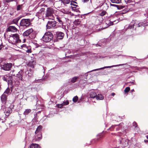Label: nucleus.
<instances>
[{
    "label": "nucleus",
    "instance_id": "nucleus-16",
    "mask_svg": "<svg viewBox=\"0 0 148 148\" xmlns=\"http://www.w3.org/2000/svg\"><path fill=\"white\" fill-rule=\"evenodd\" d=\"M36 62L33 60L30 62L28 64V65L30 67L34 68L36 65Z\"/></svg>",
    "mask_w": 148,
    "mask_h": 148
},
{
    "label": "nucleus",
    "instance_id": "nucleus-45",
    "mask_svg": "<svg viewBox=\"0 0 148 148\" xmlns=\"http://www.w3.org/2000/svg\"><path fill=\"white\" fill-rule=\"evenodd\" d=\"M114 126H112L109 128V129L111 131H112L113 129L114 128Z\"/></svg>",
    "mask_w": 148,
    "mask_h": 148
},
{
    "label": "nucleus",
    "instance_id": "nucleus-52",
    "mask_svg": "<svg viewBox=\"0 0 148 148\" xmlns=\"http://www.w3.org/2000/svg\"><path fill=\"white\" fill-rule=\"evenodd\" d=\"M115 93L114 92L112 93L111 94V95L112 96H114L115 95Z\"/></svg>",
    "mask_w": 148,
    "mask_h": 148
},
{
    "label": "nucleus",
    "instance_id": "nucleus-53",
    "mask_svg": "<svg viewBox=\"0 0 148 148\" xmlns=\"http://www.w3.org/2000/svg\"><path fill=\"white\" fill-rule=\"evenodd\" d=\"M3 47V46L2 45H0V50H1V49L2 48V47Z\"/></svg>",
    "mask_w": 148,
    "mask_h": 148
},
{
    "label": "nucleus",
    "instance_id": "nucleus-31",
    "mask_svg": "<svg viewBox=\"0 0 148 148\" xmlns=\"http://www.w3.org/2000/svg\"><path fill=\"white\" fill-rule=\"evenodd\" d=\"M23 4L18 5L16 8L17 10L18 11L21 10L23 8Z\"/></svg>",
    "mask_w": 148,
    "mask_h": 148
},
{
    "label": "nucleus",
    "instance_id": "nucleus-17",
    "mask_svg": "<svg viewBox=\"0 0 148 148\" xmlns=\"http://www.w3.org/2000/svg\"><path fill=\"white\" fill-rule=\"evenodd\" d=\"M42 129V127L41 125L39 126L37 128L35 133H42L41 130Z\"/></svg>",
    "mask_w": 148,
    "mask_h": 148
},
{
    "label": "nucleus",
    "instance_id": "nucleus-59",
    "mask_svg": "<svg viewBox=\"0 0 148 148\" xmlns=\"http://www.w3.org/2000/svg\"><path fill=\"white\" fill-rule=\"evenodd\" d=\"M37 113H40V111H39Z\"/></svg>",
    "mask_w": 148,
    "mask_h": 148
},
{
    "label": "nucleus",
    "instance_id": "nucleus-8",
    "mask_svg": "<svg viewBox=\"0 0 148 148\" xmlns=\"http://www.w3.org/2000/svg\"><path fill=\"white\" fill-rule=\"evenodd\" d=\"M54 13V11L53 9L49 8H47L46 14V17L52 16Z\"/></svg>",
    "mask_w": 148,
    "mask_h": 148
},
{
    "label": "nucleus",
    "instance_id": "nucleus-27",
    "mask_svg": "<svg viewBox=\"0 0 148 148\" xmlns=\"http://www.w3.org/2000/svg\"><path fill=\"white\" fill-rule=\"evenodd\" d=\"M81 21L79 19H77L75 20V21L74 23L76 25V26H77L78 25H79L80 24Z\"/></svg>",
    "mask_w": 148,
    "mask_h": 148
},
{
    "label": "nucleus",
    "instance_id": "nucleus-46",
    "mask_svg": "<svg viewBox=\"0 0 148 148\" xmlns=\"http://www.w3.org/2000/svg\"><path fill=\"white\" fill-rule=\"evenodd\" d=\"M89 1V0H82V1L84 3H87Z\"/></svg>",
    "mask_w": 148,
    "mask_h": 148
},
{
    "label": "nucleus",
    "instance_id": "nucleus-14",
    "mask_svg": "<svg viewBox=\"0 0 148 148\" xmlns=\"http://www.w3.org/2000/svg\"><path fill=\"white\" fill-rule=\"evenodd\" d=\"M56 20L58 21L60 24L63 25V21H64V18H61L58 16L56 17Z\"/></svg>",
    "mask_w": 148,
    "mask_h": 148
},
{
    "label": "nucleus",
    "instance_id": "nucleus-29",
    "mask_svg": "<svg viewBox=\"0 0 148 148\" xmlns=\"http://www.w3.org/2000/svg\"><path fill=\"white\" fill-rule=\"evenodd\" d=\"M7 77L8 78V82H11L12 79V76L11 75H7Z\"/></svg>",
    "mask_w": 148,
    "mask_h": 148
},
{
    "label": "nucleus",
    "instance_id": "nucleus-58",
    "mask_svg": "<svg viewBox=\"0 0 148 148\" xmlns=\"http://www.w3.org/2000/svg\"><path fill=\"white\" fill-rule=\"evenodd\" d=\"M73 2L74 3H77L76 2H75V1H73Z\"/></svg>",
    "mask_w": 148,
    "mask_h": 148
},
{
    "label": "nucleus",
    "instance_id": "nucleus-54",
    "mask_svg": "<svg viewBox=\"0 0 148 148\" xmlns=\"http://www.w3.org/2000/svg\"><path fill=\"white\" fill-rule=\"evenodd\" d=\"M74 6H75L74 8H76V7L77 6V5H74Z\"/></svg>",
    "mask_w": 148,
    "mask_h": 148
},
{
    "label": "nucleus",
    "instance_id": "nucleus-61",
    "mask_svg": "<svg viewBox=\"0 0 148 148\" xmlns=\"http://www.w3.org/2000/svg\"><path fill=\"white\" fill-rule=\"evenodd\" d=\"M134 90L133 89V90H132V91H133Z\"/></svg>",
    "mask_w": 148,
    "mask_h": 148
},
{
    "label": "nucleus",
    "instance_id": "nucleus-42",
    "mask_svg": "<svg viewBox=\"0 0 148 148\" xmlns=\"http://www.w3.org/2000/svg\"><path fill=\"white\" fill-rule=\"evenodd\" d=\"M26 52L27 53H31L32 51L31 49H29L26 50Z\"/></svg>",
    "mask_w": 148,
    "mask_h": 148
},
{
    "label": "nucleus",
    "instance_id": "nucleus-20",
    "mask_svg": "<svg viewBox=\"0 0 148 148\" xmlns=\"http://www.w3.org/2000/svg\"><path fill=\"white\" fill-rule=\"evenodd\" d=\"M10 89L9 87H8L5 91L3 94H4L5 95H6V94H7V95L8 96L10 95Z\"/></svg>",
    "mask_w": 148,
    "mask_h": 148
},
{
    "label": "nucleus",
    "instance_id": "nucleus-24",
    "mask_svg": "<svg viewBox=\"0 0 148 148\" xmlns=\"http://www.w3.org/2000/svg\"><path fill=\"white\" fill-rule=\"evenodd\" d=\"M96 97L97 99L102 100L103 99V97L101 94H98L97 95Z\"/></svg>",
    "mask_w": 148,
    "mask_h": 148
},
{
    "label": "nucleus",
    "instance_id": "nucleus-56",
    "mask_svg": "<svg viewBox=\"0 0 148 148\" xmlns=\"http://www.w3.org/2000/svg\"><path fill=\"white\" fill-rule=\"evenodd\" d=\"M45 1H52V0H45Z\"/></svg>",
    "mask_w": 148,
    "mask_h": 148
},
{
    "label": "nucleus",
    "instance_id": "nucleus-30",
    "mask_svg": "<svg viewBox=\"0 0 148 148\" xmlns=\"http://www.w3.org/2000/svg\"><path fill=\"white\" fill-rule=\"evenodd\" d=\"M110 1L112 3H119L121 2V0H110Z\"/></svg>",
    "mask_w": 148,
    "mask_h": 148
},
{
    "label": "nucleus",
    "instance_id": "nucleus-9",
    "mask_svg": "<svg viewBox=\"0 0 148 148\" xmlns=\"http://www.w3.org/2000/svg\"><path fill=\"white\" fill-rule=\"evenodd\" d=\"M103 135L102 134H99L97 136V138L93 140L92 141V143H96L98 141L100 140L103 138Z\"/></svg>",
    "mask_w": 148,
    "mask_h": 148
},
{
    "label": "nucleus",
    "instance_id": "nucleus-13",
    "mask_svg": "<svg viewBox=\"0 0 148 148\" xmlns=\"http://www.w3.org/2000/svg\"><path fill=\"white\" fill-rule=\"evenodd\" d=\"M56 35L57 38L59 39H62L64 36V34L61 32H57Z\"/></svg>",
    "mask_w": 148,
    "mask_h": 148
},
{
    "label": "nucleus",
    "instance_id": "nucleus-28",
    "mask_svg": "<svg viewBox=\"0 0 148 148\" xmlns=\"http://www.w3.org/2000/svg\"><path fill=\"white\" fill-rule=\"evenodd\" d=\"M62 2L64 5L68 4L69 3L70 0H61Z\"/></svg>",
    "mask_w": 148,
    "mask_h": 148
},
{
    "label": "nucleus",
    "instance_id": "nucleus-2",
    "mask_svg": "<svg viewBox=\"0 0 148 148\" xmlns=\"http://www.w3.org/2000/svg\"><path fill=\"white\" fill-rule=\"evenodd\" d=\"M23 35L24 36H29L32 39L36 37L35 32L32 28L29 29L24 32Z\"/></svg>",
    "mask_w": 148,
    "mask_h": 148
},
{
    "label": "nucleus",
    "instance_id": "nucleus-36",
    "mask_svg": "<svg viewBox=\"0 0 148 148\" xmlns=\"http://www.w3.org/2000/svg\"><path fill=\"white\" fill-rule=\"evenodd\" d=\"M130 90V88L129 87H126L124 91L125 92V93H126L127 92H128Z\"/></svg>",
    "mask_w": 148,
    "mask_h": 148
},
{
    "label": "nucleus",
    "instance_id": "nucleus-37",
    "mask_svg": "<svg viewBox=\"0 0 148 148\" xmlns=\"http://www.w3.org/2000/svg\"><path fill=\"white\" fill-rule=\"evenodd\" d=\"M77 78L74 77H73L71 80V82L72 83H74L76 82Z\"/></svg>",
    "mask_w": 148,
    "mask_h": 148
},
{
    "label": "nucleus",
    "instance_id": "nucleus-19",
    "mask_svg": "<svg viewBox=\"0 0 148 148\" xmlns=\"http://www.w3.org/2000/svg\"><path fill=\"white\" fill-rule=\"evenodd\" d=\"M30 148H40V146L37 144H33L30 146Z\"/></svg>",
    "mask_w": 148,
    "mask_h": 148
},
{
    "label": "nucleus",
    "instance_id": "nucleus-33",
    "mask_svg": "<svg viewBox=\"0 0 148 148\" xmlns=\"http://www.w3.org/2000/svg\"><path fill=\"white\" fill-rule=\"evenodd\" d=\"M106 11H104V10H103L99 14V15L101 16H103L106 14Z\"/></svg>",
    "mask_w": 148,
    "mask_h": 148
},
{
    "label": "nucleus",
    "instance_id": "nucleus-35",
    "mask_svg": "<svg viewBox=\"0 0 148 148\" xmlns=\"http://www.w3.org/2000/svg\"><path fill=\"white\" fill-rule=\"evenodd\" d=\"M15 70H12L10 72V73L11 75L14 76H15V75L16 74V72H15Z\"/></svg>",
    "mask_w": 148,
    "mask_h": 148
},
{
    "label": "nucleus",
    "instance_id": "nucleus-38",
    "mask_svg": "<svg viewBox=\"0 0 148 148\" xmlns=\"http://www.w3.org/2000/svg\"><path fill=\"white\" fill-rule=\"evenodd\" d=\"M131 24L128 26V28L130 29L133 28H134V24H132V23H131Z\"/></svg>",
    "mask_w": 148,
    "mask_h": 148
},
{
    "label": "nucleus",
    "instance_id": "nucleus-3",
    "mask_svg": "<svg viewBox=\"0 0 148 148\" xmlns=\"http://www.w3.org/2000/svg\"><path fill=\"white\" fill-rule=\"evenodd\" d=\"M31 24L30 20L29 19H23L20 23V26L24 28L28 27Z\"/></svg>",
    "mask_w": 148,
    "mask_h": 148
},
{
    "label": "nucleus",
    "instance_id": "nucleus-47",
    "mask_svg": "<svg viewBox=\"0 0 148 148\" xmlns=\"http://www.w3.org/2000/svg\"><path fill=\"white\" fill-rule=\"evenodd\" d=\"M45 8H42L40 10V11L41 12H43L45 11Z\"/></svg>",
    "mask_w": 148,
    "mask_h": 148
},
{
    "label": "nucleus",
    "instance_id": "nucleus-4",
    "mask_svg": "<svg viewBox=\"0 0 148 148\" xmlns=\"http://www.w3.org/2000/svg\"><path fill=\"white\" fill-rule=\"evenodd\" d=\"M10 40H12V42L14 43L18 42L20 40L19 36L17 34L12 35L10 37Z\"/></svg>",
    "mask_w": 148,
    "mask_h": 148
},
{
    "label": "nucleus",
    "instance_id": "nucleus-44",
    "mask_svg": "<svg viewBox=\"0 0 148 148\" xmlns=\"http://www.w3.org/2000/svg\"><path fill=\"white\" fill-rule=\"evenodd\" d=\"M125 2L130 3L132 2V0H124Z\"/></svg>",
    "mask_w": 148,
    "mask_h": 148
},
{
    "label": "nucleus",
    "instance_id": "nucleus-1",
    "mask_svg": "<svg viewBox=\"0 0 148 148\" xmlns=\"http://www.w3.org/2000/svg\"><path fill=\"white\" fill-rule=\"evenodd\" d=\"M53 36L50 32L45 33L42 38V40L45 42H51L53 41Z\"/></svg>",
    "mask_w": 148,
    "mask_h": 148
},
{
    "label": "nucleus",
    "instance_id": "nucleus-26",
    "mask_svg": "<svg viewBox=\"0 0 148 148\" xmlns=\"http://www.w3.org/2000/svg\"><path fill=\"white\" fill-rule=\"evenodd\" d=\"M20 18H16L13 20L12 22L14 24L17 25V24L18 23V22Z\"/></svg>",
    "mask_w": 148,
    "mask_h": 148
},
{
    "label": "nucleus",
    "instance_id": "nucleus-5",
    "mask_svg": "<svg viewBox=\"0 0 148 148\" xmlns=\"http://www.w3.org/2000/svg\"><path fill=\"white\" fill-rule=\"evenodd\" d=\"M56 22L54 20L49 21L46 25L47 29H50L56 26Z\"/></svg>",
    "mask_w": 148,
    "mask_h": 148
},
{
    "label": "nucleus",
    "instance_id": "nucleus-40",
    "mask_svg": "<svg viewBox=\"0 0 148 148\" xmlns=\"http://www.w3.org/2000/svg\"><path fill=\"white\" fill-rule=\"evenodd\" d=\"M69 102L68 101H66L65 102H63V103H62L63 104V105L64 106L65 105H67L69 104Z\"/></svg>",
    "mask_w": 148,
    "mask_h": 148
},
{
    "label": "nucleus",
    "instance_id": "nucleus-34",
    "mask_svg": "<svg viewBox=\"0 0 148 148\" xmlns=\"http://www.w3.org/2000/svg\"><path fill=\"white\" fill-rule=\"evenodd\" d=\"M78 100V97L76 96L74 97L73 99V101L74 102H76Z\"/></svg>",
    "mask_w": 148,
    "mask_h": 148
},
{
    "label": "nucleus",
    "instance_id": "nucleus-25",
    "mask_svg": "<svg viewBox=\"0 0 148 148\" xmlns=\"http://www.w3.org/2000/svg\"><path fill=\"white\" fill-rule=\"evenodd\" d=\"M31 110L30 109H26L23 113V114L25 115H28L29 113L31 112Z\"/></svg>",
    "mask_w": 148,
    "mask_h": 148
},
{
    "label": "nucleus",
    "instance_id": "nucleus-15",
    "mask_svg": "<svg viewBox=\"0 0 148 148\" xmlns=\"http://www.w3.org/2000/svg\"><path fill=\"white\" fill-rule=\"evenodd\" d=\"M12 110L10 108H6L5 111V114L6 116H8L12 112Z\"/></svg>",
    "mask_w": 148,
    "mask_h": 148
},
{
    "label": "nucleus",
    "instance_id": "nucleus-57",
    "mask_svg": "<svg viewBox=\"0 0 148 148\" xmlns=\"http://www.w3.org/2000/svg\"><path fill=\"white\" fill-rule=\"evenodd\" d=\"M147 138L148 139V136H146Z\"/></svg>",
    "mask_w": 148,
    "mask_h": 148
},
{
    "label": "nucleus",
    "instance_id": "nucleus-64",
    "mask_svg": "<svg viewBox=\"0 0 148 148\" xmlns=\"http://www.w3.org/2000/svg\"><path fill=\"white\" fill-rule=\"evenodd\" d=\"M19 95V94H18V96H18Z\"/></svg>",
    "mask_w": 148,
    "mask_h": 148
},
{
    "label": "nucleus",
    "instance_id": "nucleus-11",
    "mask_svg": "<svg viewBox=\"0 0 148 148\" xmlns=\"http://www.w3.org/2000/svg\"><path fill=\"white\" fill-rule=\"evenodd\" d=\"M24 73V72H23V71L22 70H21L20 71L18 72V74H16V77L18 78L19 79L22 81L23 77V76Z\"/></svg>",
    "mask_w": 148,
    "mask_h": 148
},
{
    "label": "nucleus",
    "instance_id": "nucleus-48",
    "mask_svg": "<svg viewBox=\"0 0 148 148\" xmlns=\"http://www.w3.org/2000/svg\"><path fill=\"white\" fill-rule=\"evenodd\" d=\"M12 1V0H5V1L7 3H9Z\"/></svg>",
    "mask_w": 148,
    "mask_h": 148
},
{
    "label": "nucleus",
    "instance_id": "nucleus-43",
    "mask_svg": "<svg viewBox=\"0 0 148 148\" xmlns=\"http://www.w3.org/2000/svg\"><path fill=\"white\" fill-rule=\"evenodd\" d=\"M143 24H144L142 23H140L138 24V27H140V26H143Z\"/></svg>",
    "mask_w": 148,
    "mask_h": 148
},
{
    "label": "nucleus",
    "instance_id": "nucleus-41",
    "mask_svg": "<svg viewBox=\"0 0 148 148\" xmlns=\"http://www.w3.org/2000/svg\"><path fill=\"white\" fill-rule=\"evenodd\" d=\"M133 125L135 127H137L138 126L137 124V123L135 122H134L133 123Z\"/></svg>",
    "mask_w": 148,
    "mask_h": 148
},
{
    "label": "nucleus",
    "instance_id": "nucleus-62",
    "mask_svg": "<svg viewBox=\"0 0 148 148\" xmlns=\"http://www.w3.org/2000/svg\"><path fill=\"white\" fill-rule=\"evenodd\" d=\"M134 90L133 89V90H132V91H133Z\"/></svg>",
    "mask_w": 148,
    "mask_h": 148
},
{
    "label": "nucleus",
    "instance_id": "nucleus-39",
    "mask_svg": "<svg viewBox=\"0 0 148 148\" xmlns=\"http://www.w3.org/2000/svg\"><path fill=\"white\" fill-rule=\"evenodd\" d=\"M64 106V105H63V103H62V104H58V107L59 108H62L63 106Z\"/></svg>",
    "mask_w": 148,
    "mask_h": 148
},
{
    "label": "nucleus",
    "instance_id": "nucleus-22",
    "mask_svg": "<svg viewBox=\"0 0 148 148\" xmlns=\"http://www.w3.org/2000/svg\"><path fill=\"white\" fill-rule=\"evenodd\" d=\"M33 71L31 69H30L29 70L27 71V74L29 77H31L33 75Z\"/></svg>",
    "mask_w": 148,
    "mask_h": 148
},
{
    "label": "nucleus",
    "instance_id": "nucleus-10",
    "mask_svg": "<svg viewBox=\"0 0 148 148\" xmlns=\"http://www.w3.org/2000/svg\"><path fill=\"white\" fill-rule=\"evenodd\" d=\"M17 30V28L14 26H9L7 28L6 32H15Z\"/></svg>",
    "mask_w": 148,
    "mask_h": 148
},
{
    "label": "nucleus",
    "instance_id": "nucleus-21",
    "mask_svg": "<svg viewBox=\"0 0 148 148\" xmlns=\"http://www.w3.org/2000/svg\"><path fill=\"white\" fill-rule=\"evenodd\" d=\"M114 66H105V67H103L101 68L98 69H94V70H92L90 71V72H92V71H97V70H101V69H104L105 68H111V67H114Z\"/></svg>",
    "mask_w": 148,
    "mask_h": 148
},
{
    "label": "nucleus",
    "instance_id": "nucleus-18",
    "mask_svg": "<svg viewBox=\"0 0 148 148\" xmlns=\"http://www.w3.org/2000/svg\"><path fill=\"white\" fill-rule=\"evenodd\" d=\"M111 5L116 7L118 9H122L125 7V6L121 5H116L114 4H110Z\"/></svg>",
    "mask_w": 148,
    "mask_h": 148
},
{
    "label": "nucleus",
    "instance_id": "nucleus-12",
    "mask_svg": "<svg viewBox=\"0 0 148 148\" xmlns=\"http://www.w3.org/2000/svg\"><path fill=\"white\" fill-rule=\"evenodd\" d=\"M35 141L39 140L42 138V133H35Z\"/></svg>",
    "mask_w": 148,
    "mask_h": 148
},
{
    "label": "nucleus",
    "instance_id": "nucleus-50",
    "mask_svg": "<svg viewBox=\"0 0 148 148\" xmlns=\"http://www.w3.org/2000/svg\"><path fill=\"white\" fill-rule=\"evenodd\" d=\"M144 142L145 143H147L148 142V140H144Z\"/></svg>",
    "mask_w": 148,
    "mask_h": 148
},
{
    "label": "nucleus",
    "instance_id": "nucleus-51",
    "mask_svg": "<svg viewBox=\"0 0 148 148\" xmlns=\"http://www.w3.org/2000/svg\"><path fill=\"white\" fill-rule=\"evenodd\" d=\"M129 83H131L132 84H134V83L133 82H129Z\"/></svg>",
    "mask_w": 148,
    "mask_h": 148
},
{
    "label": "nucleus",
    "instance_id": "nucleus-23",
    "mask_svg": "<svg viewBox=\"0 0 148 148\" xmlns=\"http://www.w3.org/2000/svg\"><path fill=\"white\" fill-rule=\"evenodd\" d=\"M97 94L94 92H91L90 93V96L91 98H95L96 97Z\"/></svg>",
    "mask_w": 148,
    "mask_h": 148
},
{
    "label": "nucleus",
    "instance_id": "nucleus-49",
    "mask_svg": "<svg viewBox=\"0 0 148 148\" xmlns=\"http://www.w3.org/2000/svg\"><path fill=\"white\" fill-rule=\"evenodd\" d=\"M35 45H36V48H38L40 46L39 45H38V44H36Z\"/></svg>",
    "mask_w": 148,
    "mask_h": 148
},
{
    "label": "nucleus",
    "instance_id": "nucleus-32",
    "mask_svg": "<svg viewBox=\"0 0 148 148\" xmlns=\"http://www.w3.org/2000/svg\"><path fill=\"white\" fill-rule=\"evenodd\" d=\"M2 79L5 82H8V78L7 77V75L5 76H3L2 77Z\"/></svg>",
    "mask_w": 148,
    "mask_h": 148
},
{
    "label": "nucleus",
    "instance_id": "nucleus-60",
    "mask_svg": "<svg viewBox=\"0 0 148 148\" xmlns=\"http://www.w3.org/2000/svg\"><path fill=\"white\" fill-rule=\"evenodd\" d=\"M37 114H36L35 115V117L36 116H37Z\"/></svg>",
    "mask_w": 148,
    "mask_h": 148
},
{
    "label": "nucleus",
    "instance_id": "nucleus-6",
    "mask_svg": "<svg viewBox=\"0 0 148 148\" xmlns=\"http://www.w3.org/2000/svg\"><path fill=\"white\" fill-rule=\"evenodd\" d=\"M12 66V63H7L1 65L2 69L6 71L10 70Z\"/></svg>",
    "mask_w": 148,
    "mask_h": 148
},
{
    "label": "nucleus",
    "instance_id": "nucleus-55",
    "mask_svg": "<svg viewBox=\"0 0 148 148\" xmlns=\"http://www.w3.org/2000/svg\"><path fill=\"white\" fill-rule=\"evenodd\" d=\"M113 24V22H111V23H110V25H112Z\"/></svg>",
    "mask_w": 148,
    "mask_h": 148
},
{
    "label": "nucleus",
    "instance_id": "nucleus-63",
    "mask_svg": "<svg viewBox=\"0 0 148 148\" xmlns=\"http://www.w3.org/2000/svg\"><path fill=\"white\" fill-rule=\"evenodd\" d=\"M121 65H119V66H121Z\"/></svg>",
    "mask_w": 148,
    "mask_h": 148
},
{
    "label": "nucleus",
    "instance_id": "nucleus-7",
    "mask_svg": "<svg viewBox=\"0 0 148 148\" xmlns=\"http://www.w3.org/2000/svg\"><path fill=\"white\" fill-rule=\"evenodd\" d=\"M1 99L2 103V106H5L7 101L8 95L3 94L1 97Z\"/></svg>",
    "mask_w": 148,
    "mask_h": 148
}]
</instances>
